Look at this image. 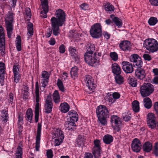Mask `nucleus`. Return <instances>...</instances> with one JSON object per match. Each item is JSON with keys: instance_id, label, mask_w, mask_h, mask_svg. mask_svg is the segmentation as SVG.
I'll use <instances>...</instances> for the list:
<instances>
[{"instance_id": "obj_6", "label": "nucleus", "mask_w": 158, "mask_h": 158, "mask_svg": "<svg viewBox=\"0 0 158 158\" xmlns=\"http://www.w3.org/2000/svg\"><path fill=\"white\" fill-rule=\"evenodd\" d=\"M84 59L87 63L91 66L96 65L100 62L99 58L97 56L96 52L94 54L85 53L84 54Z\"/></svg>"}, {"instance_id": "obj_64", "label": "nucleus", "mask_w": 158, "mask_h": 158, "mask_svg": "<svg viewBox=\"0 0 158 158\" xmlns=\"http://www.w3.org/2000/svg\"><path fill=\"white\" fill-rule=\"evenodd\" d=\"M153 107L156 114L158 116V102H156L154 103Z\"/></svg>"}, {"instance_id": "obj_58", "label": "nucleus", "mask_w": 158, "mask_h": 158, "mask_svg": "<svg viewBox=\"0 0 158 158\" xmlns=\"http://www.w3.org/2000/svg\"><path fill=\"white\" fill-rule=\"evenodd\" d=\"M8 101L9 103H12L13 101L14 94L12 93H10L7 96Z\"/></svg>"}, {"instance_id": "obj_22", "label": "nucleus", "mask_w": 158, "mask_h": 158, "mask_svg": "<svg viewBox=\"0 0 158 158\" xmlns=\"http://www.w3.org/2000/svg\"><path fill=\"white\" fill-rule=\"evenodd\" d=\"M69 51L70 54L75 60V61L77 62L79 60V57L78 55L77 52L75 47H70L69 48Z\"/></svg>"}, {"instance_id": "obj_63", "label": "nucleus", "mask_w": 158, "mask_h": 158, "mask_svg": "<svg viewBox=\"0 0 158 158\" xmlns=\"http://www.w3.org/2000/svg\"><path fill=\"white\" fill-rule=\"evenodd\" d=\"M143 57L145 60L150 61L152 60V58L151 56L148 54H144L143 55Z\"/></svg>"}, {"instance_id": "obj_15", "label": "nucleus", "mask_w": 158, "mask_h": 158, "mask_svg": "<svg viewBox=\"0 0 158 158\" xmlns=\"http://www.w3.org/2000/svg\"><path fill=\"white\" fill-rule=\"evenodd\" d=\"M50 74L47 71H43L41 73V78H42L41 81V86L45 88L48 85L49 82Z\"/></svg>"}, {"instance_id": "obj_14", "label": "nucleus", "mask_w": 158, "mask_h": 158, "mask_svg": "<svg viewBox=\"0 0 158 158\" xmlns=\"http://www.w3.org/2000/svg\"><path fill=\"white\" fill-rule=\"evenodd\" d=\"M42 125L41 123H38L37 127V130L36 136V141L35 148L37 151L39 150L40 147V137L41 134Z\"/></svg>"}, {"instance_id": "obj_57", "label": "nucleus", "mask_w": 158, "mask_h": 158, "mask_svg": "<svg viewBox=\"0 0 158 158\" xmlns=\"http://www.w3.org/2000/svg\"><path fill=\"white\" fill-rule=\"evenodd\" d=\"M94 146L93 148H101V147L100 141L98 139H96L94 141Z\"/></svg>"}, {"instance_id": "obj_50", "label": "nucleus", "mask_w": 158, "mask_h": 158, "mask_svg": "<svg viewBox=\"0 0 158 158\" xmlns=\"http://www.w3.org/2000/svg\"><path fill=\"white\" fill-rule=\"evenodd\" d=\"M110 56L111 59L114 61H116L118 60V55L115 52H110Z\"/></svg>"}, {"instance_id": "obj_47", "label": "nucleus", "mask_w": 158, "mask_h": 158, "mask_svg": "<svg viewBox=\"0 0 158 158\" xmlns=\"http://www.w3.org/2000/svg\"><path fill=\"white\" fill-rule=\"evenodd\" d=\"M155 120V117L154 114L152 113H149L147 117V122Z\"/></svg>"}, {"instance_id": "obj_51", "label": "nucleus", "mask_w": 158, "mask_h": 158, "mask_svg": "<svg viewBox=\"0 0 158 158\" xmlns=\"http://www.w3.org/2000/svg\"><path fill=\"white\" fill-rule=\"evenodd\" d=\"M29 88L26 86L23 85V89L22 90V94L23 95L24 98H26L28 94Z\"/></svg>"}, {"instance_id": "obj_43", "label": "nucleus", "mask_w": 158, "mask_h": 158, "mask_svg": "<svg viewBox=\"0 0 158 158\" xmlns=\"http://www.w3.org/2000/svg\"><path fill=\"white\" fill-rule=\"evenodd\" d=\"M147 123L149 128L151 129H154L155 127H157L158 129V122H156L155 120L147 122Z\"/></svg>"}, {"instance_id": "obj_52", "label": "nucleus", "mask_w": 158, "mask_h": 158, "mask_svg": "<svg viewBox=\"0 0 158 158\" xmlns=\"http://www.w3.org/2000/svg\"><path fill=\"white\" fill-rule=\"evenodd\" d=\"M57 85L60 90L62 92H64V89L63 83L61 80L59 79L57 80Z\"/></svg>"}, {"instance_id": "obj_38", "label": "nucleus", "mask_w": 158, "mask_h": 158, "mask_svg": "<svg viewBox=\"0 0 158 158\" xmlns=\"http://www.w3.org/2000/svg\"><path fill=\"white\" fill-rule=\"evenodd\" d=\"M75 122L73 121H68L65 122L64 126L68 130H70L72 129L73 126H76Z\"/></svg>"}, {"instance_id": "obj_31", "label": "nucleus", "mask_w": 158, "mask_h": 158, "mask_svg": "<svg viewBox=\"0 0 158 158\" xmlns=\"http://www.w3.org/2000/svg\"><path fill=\"white\" fill-rule=\"evenodd\" d=\"M103 140L104 143L106 144H109L113 142V138L112 135L107 134L103 136Z\"/></svg>"}, {"instance_id": "obj_60", "label": "nucleus", "mask_w": 158, "mask_h": 158, "mask_svg": "<svg viewBox=\"0 0 158 158\" xmlns=\"http://www.w3.org/2000/svg\"><path fill=\"white\" fill-rule=\"evenodd\" d=\"M154 153L156 156H158V142L155 143Z\"/></svg>"}, {"instance_id": "obj_48", "label": "nucleus", "mask_w": 158, "mask_h": 158, "mask_svg": "<svg viewBox=\"0 0 158 158\" xmlns=\"http://www.w3.org/2000/svg\"><path fill=\"white\" fill-rule=\"evenodd\" d=\"M115 80L117 83L121 84L123 82V77L119 75H117L115 77Z\"/></svg>"}, {"instance_id": "obj_33", "label": "nucleus", "mask_w": 158, "mask_h": 158, "mask_svg": "<svg viewBox=\"0 0 158 158\" xmlns=\"http://www.w3.org/2000/svg\"><path fill=\"white\" fill-rule=\"evenodd\" d=\"M101 148H93L92 153L94 158H99L101 156Z\"/></svg>"}, {"instance_id": "obj_21", "label": "nucleus", "mask_w": 158, "mask_h": 158, "mask_svg": "<svg viewBox=\"0 0 158 158\" xmlns=\"http://www.w3.org/2000/svg\"><path fill=\"white\" fill-rule=\"evenodd\" d=\"M135 77L137 79L143 80L144 79L146 76L145 71L143 69L137 68L135 70Z\"/></svg>"}, {"instance_id": "obj_18", "label": "nucleus", "mask_w": 158, "mask_h": 158, "mask_svg": "<svg viewBox=\"0 0 158 158\" xmlns=\"http://www.w3.org/2000/svg\"><path fill=\"white\" fill-rule=\"evenodd\" d=\"M86 85L90 91L94 90L96 87V85L94 83V79L90 75L85 76V79Z\"/></svg>"}, {"instance_id": "obj_29", "label": "nucleus", "mask_w": 158, "mask_h": 158, "mask_svg": "<svg viewBox=\"0 0 158 158\" xmlns=\"http://www.w3.org/2000/svg\"><path fill=\"white\" fill-rule=\"evenodd\" d=\"M143 104L144 107L148 109H150L152 106V102L148 97H146L143 99Z\"/></svg>"}, {"instance_id": "obj_40", "label": "nucleus", "mask_w": 158, "mask_h": 158, "mask_svg": "<svg viewBox=\"0 0 158 158\" xmlns=\"http://www.w3.org/2000/svg\"><path fill=\"white\" fill-rule=\"evenodd\" d=\"M85 139L83 135H79L77 139L76 142L77 145L81 146L84 144Z\"/></svg>"}, {"instance_id": "obj_32", "label": "nucleus", "mask_w": 158, "mask_h": 158, "mask_svg": "<svg viewBox=\"0 0 158 158\" xmlns=\"http://www.w3.org/2000/svg\"><path fill=\"white\" fill-rule=\"evenodd\" d=\"M152 144L149 142H145L143 146V151L146 152H150L152 150Z\"/></svg>"}, {"instance_id": "obj_3", "label": "nucleus", "mask_w": 158, "mask_h": 158, "mask_svg": "<svg viewBox=\"0 0 158 158\" xmlns=\"http://www.w3.org/2000/svg\"><path fill=\"white\" fill-rule=\"evenodd\" d=\"M13 14L12 12L9 11L5 17L6 28L7 36L9 38L11 37L13 33Z\"/></svg>"}, {"instance_id": "obj_17", "label": "nucleus", "mask_w": 158, "mask_h": 158, "mask_svg": "<svg viewBox=\"0 0 158 158\" xmlns=\"http://www.w3.org/2000/svg\"><path fill=\"white\" fill-rule=\"evenodd\" d=\"M122 68L123 71L126 73H132L134 68L132 64L128 61H123L121 63Z\"/></svg>"}, {"instance_id": "obj_62", "label": "nucleus", "mask_w": 158, "mask_h": 158, "mask_svg": "<svg viewBox=\"0 0 158 158\" xmlns=\"http://www.w3.org/2000/svg\"><path fill=\"white\" fill-rule=\"evenodd\" d=\"M80 6L82 10H87L89 8L88 5L85 3L81 4Z\"/></svg>"}, {"instance_id": "obj_2", "label": "nucleus", "mask_w": 158, "mask_h": 158, "mask_svg": "<svg viewBox=\"0 0 158 158\" xmlns=\"http://www.w3.org/2000/svg\"><path fill=\"white\" fill-rule=\"evenodd\" d=\"M96 113L100 123L103 125L106 124V118L109 117V111L106 106L102 105L98 106Z\"/></svg>"}, {"instance_id": "obj_13", "label": "nucleus", "mask_w": 158, "mask_h": 158, "mask_svg": "<svg viewBox=\"0 0 158 158\" xmlns=\"http://www.w3.org/2000/svg\"><path fill=\"white\" fill-rule=\"evenodd\" d=\"M131 62H133L138 68H141L142 66L143 62L141 58L136 54L131 55L129 57Z\"/></svg>"}, {"instance_id": "obj_37", "label": "nucleus", "mask_w": 158, "mask_h": 158, "mask_svg": "<svg viewBox=\"0 0 158 158\" xmlns=\"http://www.w3.org/2000/svg\"><path fill=\"white\" fill-rule=\"evenodd\" d=\"M53 98L54 102L59 103L60 102V96L57 90H55L53 94Z\"/></svg>"}, {"instance_id": "obj_34", "label": "nucleus", "mask_w": 158, "mask_h": 158, "mask_svg": "<svg viewBox=\"0 0 158 158\" xmlns=\"http://www.w3.org/2000/svg\"><path fill=\"white\" fill-rule=\"evenodd\" d=\"M132 109L134 112L135 113H138L139 111V103L138 101H134L132 103Z\"/></svg>"}, {"instance_id": "obj_59", "label": "nucleus", "mask_w": 158, "mask_h": 158, "mask_svg": "<svg viewBox=\"0 0 158 158\" xmlns=\"http://www.w3.org/2000/svg\"><path fill=\"white\" fill-rule=\"evenodd\" d=\"M46 155L47 158H52L53 156V153L51 149L48 150L46 152Z\"/></svg>"}, {"instance_id": "obj_55", "label": "nucleus", "mask_w": 158, "mask_h": 158, "mask_svg": "<svg viewBox=\"0 0 158 158\" xmlns=\"http://www.w3.org/2000/svg\"><path fill=\"white\" fill-rule=\"evenodd\" d=\"M5 64L3 63H0V77L4 74Z\"/></svg>"}, {"instance_id": "obj_56", "label": "nucleus", "mask_w": 158, "mask_h": 158, "mask_svg": "<svg viewBox=\"0 0 158 158\" xmlns=\"http://www.w3.org/2000/svg\"><path fill=\"white\" fill-rule=\"evenodd\" d=\"M25 14L26 15V17L30 19L31 17V10L29 8H26L25 9Z\"/></svg>"}, {"instance_id": "obj_24", "label": "nucleus", "mask_w": 158, "mask_h": 158, "mask_svg": "<svg viewBox=\"0 0 158 158\" xmlns=\"http://www.w3.org/2000/svg\"><path fill=\"white\" fill-rule=\"evenodd\" d=\"M70 106L66 102L61 103L59 106V110L63 113H66L69 109Z\"/></svg>"}, {"instance_id": "obj_19", "label": "nucleus", "mask_w": 158, "mask_h": 158, "mask_svg": "<svg viewBox=\"0 0 158 158\" xmlns=\"http://www.w3.org/2000/svg\"><path fill=\"white\" fill-rule=\"evenodd\" d=\"M141 143L138 139L135 138L133 140L131 147L133 151L136 152H139L141 149Z\"/></svg>"}, {"instance_id": "obj_20", "label": "nucleus", "mask_w": 158, "mask_h": 158, "mask_svg": "<svg viewBox=\"0 0 158 158\" xmlns=\"http://www.w3.org/2000/svg\"><path fill=\"white\" fill-rule=\"evenodd\" d=\"M119 47L121 50L124 51H130L131 49L130 42L127 40H124L121 42Z\"/></svg>"}, {"instance_id": "obj_61", "label": "nucleus", "mask_w": 158, "mask_h": 158, "mask_svg": "<svg viewBox=\"0 0 158 158\" xmlns=\"http://www.w3.org/2000/svg\"><path fill=\"white\" fill-rule=\"evenodd\" d=\"M59 52L61 53H64L65 51V48L64 45L61 44L59 47Z\"/></svg>"}, {"instance_id": "obj_10", "label": "nucleus", "mask_w": 158, "mask_h": 158, "mask_svg": "<svg viewBox=\"0 0 158 158\" xmlns=\"http://www.w3.org/2000/svg\"><path fill=\"white\" fill-rule=\"evenodd\" d=\"M4 28L0 25V53L2 56L5 54V39Z\"/></svg>"}, {"instance_id": "obj_5", "label": "nucleus", "mask_w": 158, "mask_h": 158, "mask_svg": "<svg viewBox=\"0 0 158 158\" xmlns=\"http://www.w3.org/2000/svg\"><path fill=\"white\" fill-rule=\"evenodd\" d=\"M154 90V87L152 84L145 83L140 85L139 92L142 97H145L150 95Z\"/></svg>"}, {"instance_id": "obj_49", "label": "nucleus", "mask_w": 158, "mask_h": 158, "mask_svg": "<svg viewBox=\"0 0 158 158\" xmlns=\"http://www.w3.org/2000/svg\"><path fill=\"white\" fill-rule=\"evenodd\" d=\"M88 49L90 50L85 53H90L93 54L94 51L95 50V45L93 44H88Z\"/></svg>"}, {"instance_id": "obj_4", "label": "nucleus", "mask_w": 158, "mask_h": 158, "mask_svg": "<svg viewBox=\"0 0 158 158\" xmlns=\"http://www.w3.org/2000/svg\"><path fill=\"white\" fill-rule=\"evenodd\" d=\"M143 47L150 52L153 53L158 50V43L154 39H148L145 40L143 44Z\"/></svg>"}, {"instance_id": "obj_9", "label": "nucleus", "mask_w": 158, "mask_h": 158, "mask_svg": "<svg viewBox=\"0 0 158 158\" xmlns=\"http://www.w3.org/2000/svg\"><path fill=\"white\" fill-rule=\"evenodd\" d=\"M110 118L113 128L117 131H119L122 126L120 118L117 115H113L110 117Z\"/></svg>"}, {"instance_id": "obj_54", "label": "nucleus", "mask_w": 158, "mask_h": 158, "mask_svg": "<svg viewBox=\"0 0 158 158\" xmlns=\"http://www.w3.org/2000/svg\"><path fill=\"white\" fill-rule=\"evenodd\" d=\"M106 100L109 102L114 103L115 100L114 98L111 94H108L106 98Z\"/></svg>"}, {"instance_id": "obj_42", "label": "nucleus", "mask_w": 158, "mask_h": 158, "mask_svg": "<svg viewBox=\"0 0 158 158\" xmlns=\"http://www.w3.org/2000/svg\"><path fill=\"white\" fill-rule=\"evenodd\" d=\"M1 115L3 121H7L8 114L7 110L6 109H4L1 112Z\"/></svg>"}, {"instance_id": "obj_45", "label": "nucleus", "mask_w": 158, "mask_h": 158, "mask_svg": "<svg viewBox=\"0 0 158 158\" xmlns=\"http://www.w3.org/2000/svg\"><path fill=\"white\" fill-rule=\"evenodd\" d=\"M69 36L71 38H77L79 35L77 31L75 30H71L70 31L68 34Z\"/></svg>"}, {"instance_id": "obj_8", "label": "nucleus", "mask_w": 158, "mask_h": 158, "mask_svg": "<svg viewBox=\"0 0 158 158\" xmlns=\"http://www.w3.org/2000/svg\"><path fill=\"white\" fill-rule=\"evenodd\" d=\"M90 34L94 38H98L102 36V27L99 23H96L91 26Z\"/></svg>"}, {"instance_id": "obj_36", "label": "nucleus", "mask_w": 158, "mask_h": 158, "mask_svg": "<svg viewBox=\"0 0 158 158\" xmlns=\"http://www.w3.org/2000/svg\"><path fill=\"white\" fill-rule=\"evenodd\" d=\"M21 37L19 35H18L16 39L15 46L17 50L19 52L21 50Z\"/></svg>"}, {"instance_id": "obj_35", "label": "nucleus", "mask_w": 158, "mask_h": 158, "mask_svg": "<svg viewBox=\"0 0 158 158\" xmlns=\"http://www.w3.org/2000/svg\"><path fill=\"white\" fill-rule=\"evenodd\" d=\"M27 29L28 33L27 34L28 38L31 37L33 35V25L32 23H29L27 25Z\"/></svg>"}, {"instance_id": "obj_26", "label": "nucleus", "mask_w": 158, "mask_h": 158, "mask_svg": "<svg viewBox=\"0 0 158 158\" xmlns=\"http://www.w3.org/2000/svg\"><path fill=\"white\" fill-rule=\"evenodd\" d=\"M113 73L116 75H120L121 73V70L120 67L117 63H114L112 66Z\"/></svg>"}, {"instance_id": "obj_53", "label": "nucleus", "mask_w": 158, "mask_h": 158, "mask_svg": "<svg viewBox=\"0 0 158 158\" xmlns=\"http://www.w3.org/2000/svg\"><path fill=\"white\" fill-rule=\"evenodd\" d=\"M55 138L54 144L55 146L60 145L61 143L63 142L64 139H62V138Z\"/></svg>"}, {"instance_id": "obj_25", "label": "nucleus", "mask_w": 158, "mask_h": 158, "mask_svg": "<svg viewBox=\"0 0 158 158\" xmlns=\"http://www.w3.org/2000/svg\"><path fill=\"white\" fill-rule=\"evenodd\" d=\"M68 115L70 118V121L77 122L78 120V115L77 113L74 110H71L68 113Z\"/></svg>"}, {"instance_id": "obj_30", "label": "nucleus", "mask_w": 158, "mask_h": 158, "mask_svg": "<svg viewBox=\"0 0 158 158\" xmlns=\"http://www.w3.org/2000/svg\"><path fill=\"white\" fill-rule=\"evenodd\" d=\"M52 137L54 138L64 139V135L63 131L59 129H56L53 133Z\"/></svg>"}, {"instance_id": "obj_23", "label": "nucleus", "mask_w": 158, "mask_h": 158, "mask_svg": "<svg viewBox=\"0 0 158 158\" xmlns=\"http://www.w3.org/2000/svg\"><path fill=\"white\" fill-rule=\"evenodd\" d=\"M110 17L112 19L113 22L118 28H120L122 26L123 22L120 19L117 17H115L113 15H110Z\"/></svg>"}, {"instance_id": "obj_46", "label": "nucleus", "mask_w": 158, "mask_h": 158, "mask_svg": "<svg viewBox=\"0 0 158 158\" xmlns=\"http://www.w3.org/2000/svg\"><path fill=\"white\" fill-rule=\"evenodd\" d=\"M157 22L158 20L156 18L152 17L148 20V23L149 25L154 26L157 23Z\"/></svg>"}, {"instance_id": "obj_41", "label": "nucleus", "mask_w": 158, "mask_h": 158, "mask_svg": "<svg viewBox=\"0 0 158 158\" xmlns=\"http://www.w3.org/2000/svg\"><path fill=\"white\" fill-rule=\"evenodd\" d=\"M127 81L131 86L134 87L136 86L137 84V80L135 78L129 77Z\"/></svg>"}, {"instance_id": "obj_11", "label": "nucleus", "mask_w": 158, "mask_h": 158, "mask_svg": "<svg viewBox=\"0 0 158 158\" xmlns=\"http://www.w3.org/2000/svg\"><path fill=\"white\" fill-rule=\"evenodd\" d=\"M12 71L13 74L14 81L15 83L19 82L21 78L20 67L18 63L14 64L13 66Z\"/></svg>"}, {"instance_id": "obj_1", "label": "nucleus", "mask_w": 158, "mask_h": 158, "mask_svg": "<svg viewBox=\"0 0 158 158\" xmlns=\"http://www.w3.org/2000/svg\"><path fill=\"white\" fill-rule=\"evenodd\" d=\"M55 16L51 18V22L53 34L57 36L60 31L59 27L62 26L65 20V14L63 10L59 9L56 10Z\"/></svg>"}, {"instance_id": "obj_44", "label": "nucleus", "mask_w": 158, "mask_h": 158, "mask_svg": "<svg viewBox=\"0 0 158 158\" xmlns=\"http://www.w3.org/2000/svg\"><path fill=\"white\" fill-rule=\"evenodd\" d=\"M78 70V68L76 66L73 67L71 69L70 72V74L72 78H73L74 77H77Z\"/></svg>"}, {"instance_id": "obj_28", "label": "nucleus", "mask_w": 158, "mask_h": 158, "mask_svg": "<svg viewBox=\"0 0 158 158\" xmlns=\"http://www.w3.org/2000/svg\"><path fill=\"white\" fill-rule=\"evenodd\" d=\"M32 110L31 109L29 108L26 111L25 118L27 121L30 123H31L32 121Z\"/></svg>"}, {"instance_id": "obj_39", "label": "nucleus", "mask_w": 158, "mask_h": 158, "mask_svg": "<svg viewBox=\"0 0 158 158\" xmlns=\"http://www.w3.org/2000/svg\"><path fill=\"white\" fill-rule=\"evenodd\" d=\"M22 149L20 146H19L17 148L15 153V158H22Z\"/></svg>"}, {"instance_id": "obj_16", "label": "nucleus", "mask_w": 158, "mask_h": 158, "mask_svg": "<svg viewBox=\"0 0 158 158\" xmlns=\"http://www.w3.org/2000/svg\"><path fill=\"white\" fill-rule=\"evenodd\" d=\"M40 1L43 10L40 12V16L42 18H46L48 11V0H40Z\"/></svg>"}, {"instance_id": "obj_7", "label": "nucleus", "mask_w": 158, "mask_h": 158, "mask_svg": "<svg viewBox=\"0 0 158 158\" xmlns=\"http://www.w3.org/2000/svg\"><path fill=\"white\" fill-rule=\"evenodd\" d=\"M35 95L34 98H35V101L36 102L35 107V121L36 123L38 122L39 117V103L40 100L39 90V84L38 82H36L35 85Z\"/></svg>"}, {"instance_id": "obj_27", "label": "nucleus", "mask_w": 158, "mask_h": 158, "mask_svg": "<svg viewBox=\"0 0 158 158\" xmlns=\"http://www.w3.org/2000/svg\"><path fill=\"white\" fill-rule=\"evenodd\" d=\"M103 7L106 11L110 12L113 11L114 10V6L108 2L103 3Z\"/></svg>"}, {"instance_id": "obj_12", "label": "nucleus", "mask_w": 158, "mask_h": 158, "mask_svg": "<svg viewBox=\"0 0 158 158\" xmlns=\"http://www.w3.org/2000/svg\"><path fill=\"white\" fill-rule=\"evenodd\" d=\"M53 102L51 96L48 95L45 100L44 105V112L46 114L51 113L52 110Z\"/></svg>"}]
</instances>
